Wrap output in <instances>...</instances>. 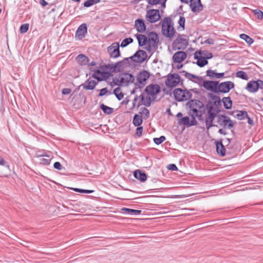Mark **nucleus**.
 Returning <instances> with one entry per match:
<instances>
[{
  "label": "nucleus",
  "instance_id": "53",
  "mask_svg": "<svg viewBox=\"0 0 263 263\" xmlns=\"http://www.w3.org/2000/svg\"><path fill=\"white\" fill-rule=\"evenodd\" d=\"M110 85L111 87H114V86H118L119 87L122 86V84L120 83V79H118L117 78L114 79L112 82L110 83Z\"/></svg>",
  "mask_w": 263,
  "mask_h": 263
},
{
  "label": "nucleus",
  "instance_id": "56",
  "mask_svg": "<svg viewBox=\"0 0 263 263\" xmlns=\"http://www.w3.org/2000/svg\"><path fill=\"white\" fill-rule=\"evenodd\" d=\"M108 92L107 88H103L100 90V93L98 94V96L99 97H102L105 95L106 93Z\"/></svg>",
  "mask_w": 263,
  "mask_h": 263
},
{
  "label": "nucleus",
  "instance_id": "21",
  "mask_svg": "<svg viewBox=\"0 0 263 263\" xmlns=\"http://www.w3.org/2000/svg\"><path fill=\"white\" fill-rule=\"evenodd\" d=\"M98 82L95 80H90V79H88L85 81V83L81 84L78 88L80 89V87H82L84 89L87 90H92L95 89L96 86L98 84Z\"/></svg>",
  "mask_w": 263,
  "mask_h": 263
},
{
  "label": "nucleus",
  "instance_id": "42",
  "mask_svg": "<svg viewBox=\"0 0 263 263\" xmlns=\"http://www.w3.org/2000/svg\"><path fill=\"white\" fill-rule=\"evenodd\" d=\"M139 115L145 119H147L149 117V111L148 109L144 107H141L140 109Z\"/></svg>",
  "mask_w": 263,
  "mask_h": 263
},
{
  "label": "nucleus",
  "instance_id": "15",
  "mask_svg": "<svg viewBox=\"0 0 263 263\" xmlns=\"http://www.w3.org/2000/svg\"><path fill=\"white\" fill-rule=\"evenodd\" d=\"M146 19L151 23L158 22L161 19L159 10L153 9L147 11L146 14Z\"/></svg>",
  "mask_w": 263,
  "mask_h": 263
},
{
  "label": "nucleus",
  "instance_id": "7",
  "mask_svg": "<svg viewBox=\"0 0 263 263\" xmlns=\"http://www.w3.org/2000/svg\"><path fill=\"white\" fill-rule=\"evenodd\" d=\"M214 143L216 146V152L220 157H224L227 154H231L234 153L233 152L232 148L228 145H226L227 148L228 149V150H226V148L222 144V140L221 139L215 141Z\"/></svg>",
  "mask_w": 263,
  "mask_h": 263
},
{
  "label": "nucleus",
  "instance_id": "55",
  "mask_svg": "<svg viewBox=\"0 0 263 263\" xmlns=\"http://www.w3.org/2000/svg\"><path fill=\"white\" fill-rule=\"evenodd\" d=\"M98 68H99L100 69H102V71H108L107 70H110V64H108L102 65H101L100 66L98 67Z\"/></svg>",
  "mask_w": 263,
  "mask_h": 263
},
{
  "label": "nucleus",
  "instance_id": "51",
  "mask_svg": "<svg viewBox=\"0 0 263 263\" xmlns=\"http://www.w3.org/2000/svg\"><path fill=\"white\" fill-rule=\"evenodd\" d=\"M197 4H198V6H197L196 7H194L192 8V12H199L203 9V6L201 2L198 3Z\"/></svg>",
  "mask_w": 263,
  "mask_h": 263
},
{
  "label": "nucleus",
  "instance_id": "34",
  "mask_svg": "<svg viewBox=\"0 0 263 263\" xmlns=\"http://www.w3.org/2000/svg\"><path fill=\"white\" fill-rule=\"evenodd\" d=\"M143 123V117L139 114H135L133 119V124L135 126H141Z\"/></svg>",
  "mask_w": 263,
  "mask_h": 263
},
{
  "label": "nucleus",
  "instance_id": "45",
  "mask_svg": "<svg viewBox=\"0 0 263 263\" xmlns=\"http://www.w3.org/2000/svg\"><path fill=\"white\" fill-rule=\"evenodd\" d=\"M133 41L134 40L132 37L125 38L122 41L120 46L122 48L125 47L129 44L132 43Z\"/></svg>",
  "mask_w": 263,
  "mask_h": 263
},
{
  "label": "nucleus",
  "instance_id": "38",
  "mask_svg": "<svg viewBox=\"0 0 263 263\" xmlns=\"http://www.w3.org/2000/svg\"><path fill=\"white\" fill-rule=\"evenodd\" d=\"M236 112L237 114H235L234 117L239 120H242L246 119V118H248V113L246 110H236Z\"/></svg>",
  "mask_w": 263,
  "mask_h": 263
},
{
  "label": "nucleus",
  "instance_id": "33",
  "mask_svg": "<svg viewBox=\"0 0 263 263\" xmlns=\"http://www.w3.org/2000/svg\"><path fill=\"white\" fill-rule=\"evenodd\" d=\"M35 154L36 157H46L47 158H50L51 157L52 155L51 152L46 151L44 149L36 151Z\"/></svg>",
  "mask_w": 263,
  "mask_h": 263
},
{
  "label": "nucleus",
  "instance_id": "54",
  "mask_svg": "<svg viewBox=\"0 0 263 263\" xmlns=\"http://www.w3.org/2000/svg\"><path fill=\"white\" fill-rule=\"evenodd\" d=\"M136 135L138 137H140L142 135V132L143 129V127L142 126H137Z\"/></svg>",
  "mask_w": 263,
  "mask_h": 263
},
{
  "label": "nucleus",
  "instance_id": "59",
  "mask_svg": "<svg viewBox=\"0 0 263 263\" xmlns=\"http://www.w3.org/2000/svg\"><path fill=\"white\" fill-rule=\"evenodd\" d=\"M161 0H147L148 4L151 5H156L160 3Z\"/></svg>",
  "mask_w": 263,
  "mask_h": 263
},
{
  "label": "nucleus",
  "instance_id": "18",
  "mask_svg": "<svg viewBox=\"0 0 263 263\" xmlns=\"http://www.w3.org/2000/svg\"><path fill=\"white\" fill-rule=\"evenodd\" d=\"M120 81L122 85L128 86L129 84L134 82L135 77L131 73L125 72L120 74Z\"/></svg>",
  "mask_w": 263,
  "mask_h": 263
},
{
  "label": "nucleus",
  "instance_id": "23",
  "mask_svg": "<svg viewBox=\"0 0 263 263\" xmlns=\"http://www.w3.org/2000/svg\"><path fill=\"white\" fill-rule=\"evenodd\" d=\"M148 43L151 44L153 48L158 46L159 43V36L155 31H151L148 33Z\"/></svg>",
  "mask_w": 263,
  "mask_h": 263
},
{
  "label": "nucleus",
  "instance_id": "28",
  "mask_svg": "<svg viewBox=\"0 0 263 263\" xmlns=\"http://www.w3.org/2000/svg\"><path fill=\"white\" fill-rule=\"evenodd\" d=\"M135 36L138 40L139 47H143L148 43V38L144 34L137 33Z\"/></svg>",
  "mask_w": 263,
  "mask_h": 263
},
{
  "label": "nucleus",
  "instance_id": "61",
  "mask_svg": "<svg viewBox=\"0 0 263 263\" xmlns=\"http://www.w3.org/2000/svg\"><path fill=\"white\" fill-rule=\"evenodd\" d=\"M71 89L68 88H65L62 89V93L63 95H66L70 93Z\"/></svg>",
  "mask_w": 263,
  "mask_h": 263
},
{
  "label": "nucleus",
  "instance_id": "63",
  "mask_svg": "<svg viewBox=\"0 0 263 263\" xmlns=\"http://www.w3.org/2000/svg\"><path fill=\"white\" fill-rule=\"evenodd\" d=\"M257 82L258 83V89L263 90V81L260 79H257Z\"/></svg>",
  "mask_w": 263,
  "mask_h": 263
},
{
  "label": "nucleus",
  "instance_id": "43",
  "mask_svg": "<svg viewBox=\"0 0 263 263\" xmlns=\"http://www.w3.org/2000/svg\"><path fill=\"white\" fill-rule=\"evenodd\" d=\"M236 77L241 79L243 80H248L249 79L247 73L242 70L238 71L236 73Z\"/></svg>",
  "mask_w": 263,
  "mask_h": 263
},
{
  "label": "nucleus",
  "instance_id": "37",
  "mask_svg": "<svg viewBox=\"0 0 263 263\" xmlns=\"http://www.w3.org/2000/svg\"><path fill=\"white\" fill-rule=\"evenodd\" d=\"M121 211L125 212L129 215H140L142 213V211L139 210H135L132 209H129L127 208H123L121 209Z\"/></svg>",
  "mask_w": 263,
  "mask_h": 263
},
{
  "label": "nucleus",
  "instance_id": "26",
  "mask_svg": "<svg viewBox=\"0 0 263 263\" xmlns=\"http://www.w3.org/2000/svg\"><path fill=\"white\" fill-rule=\"evenodd\" d=\"M134 177L141 182H144L147 180V175L143 171L136 170L133 172Z\"/></svg>",
  "mask_w": 263,
  "mask_h": 263
},
{
  "label": "nucleus",
  "instance_id": "58",
  "mask_svg": "<svg viewBox=\"0 0 263 263\" xmlns=\"http://www.w3.org/2000/svg\"><path fill=\"white\" fill-rule=\"evenodd\" d=\"M53 167L58 170H62V168L65 169V168L62 166V165L59 162H55V163H54Z\"/></svg>",
  "mask_w": 263,
  "mask_h": 263
},
{
  "label": "nucleus",
  "instance_id": "62",
  "mask_svg": "<svg viewBox=\"0 0 263 263\" xmlns=\"http://www.w3.org/2000/svg\"><path fill=\"white\" fill-rule=\"evenodd\" d=\"M120 62H122V66L124 67V65H129V58H125L124 59H123L122 61H120Z\"/></svg>",
  "mask_w": 263,
  "mask_h": 263
},
{
  "label": "nucleus",
  "instance_id": "4",
  "mask_svg": "<svg viewBox=\"0 0 263 263\" xmlns=\"http://www.w3.org/2000/svg\"><path fill=\"white\" fill-rule=\"evenodd\" d=\"M208 97L212 100H209L206 103V108L211 109L213 111H217V112L219 113L221 110L219 106H221L222 100L218 96L214 95L212 93H209Z\"/></svg>",
  "mask_w": 263,
  "mask_h": 263
},
{
  "label": "nucleus",
  "instance_id": "24",
  "mask_svg": "<svg viewBox=\"0 0 263 263\" xmlns=\"http://www.w3.org/2000/svg\"><path fill=\"white\" fill-rule=\"evenodd\" d=\"M135 27L139 33H144L146 30L144 21L142 18H138L135 21Z\"/></svg>",
  "mask_w": 263,
  "mask_h": 263
},
{
  "label": "nucleus",
  "instance_id": "31",
  "mask_svg": "<svg viewBox=\"0 0 263 263\" xmlns=\"http://www.w3.org/2000/svg\"><path fill=\"white\" fill-rule=\"evenodd\" d=\"M76 60L78 63L81 66L86 65L89 62V59L84 54H79Z\"/></svg>",
  "mask_w": 263,
  "mask_h": 263
},
{
  "label": "nucleus",
  "instance_id": "8",
  "mask_svg": "<svg viewBox=\"0 0 263 263\" xmlns=\"http://www.w3.org/2000/svg\"><path fill=\"white\" fill-rule=\"evenodd\" d=\"M217 122L220 126L225 129H231L234 126L233 121L226 115H218Z\"/></svg>",
  "mask_w": 263,
  "mask_h": 263
},
{
  "label": "nucleus",
  "instance_id": "40",
  "mask_svg": "<svg viewBox=\"0 0 263 263\" xmlns=\"http://www.w3.org/2000/svg\"><path fill=\"white\" fill-rule=\"evenodd\" d=\"M239 36L241 39L245 41L249 45H251L254 41L252 37L245 33L240 34Z\"/></svg>",
  "mask_w": 263,
  "mask_h": 263
},
{
  "label": "nucleus",
  "instance_id": "39",
  "mask_svg": "<svg viewBox=\"0 0 263 263\" xmlns=\"http://www.w3.org/2000/svg\"><path fill=\"white\" fill-rule=\"evenodd\" d=\"M100 108L106 115H110L114 112L113 108L107 106L103 103L100 104Z\"/></svg>",
  "mask_w": 263,
  "mask_h": 263
},
{
  "label": "nucleus",
  "instance_id": "64",
  "mask_svg": "<svg viewBox=\"0 0 263 263\" xmlns=\"http://www.w3.org/2000/svg\"><path fill=\"white\" fill-rule=\"evenodd\" d=\"M205 55L204 56V58H206V60H208L209 59H211L213 57V55L212 53L209 52L208 51V53H205Z\"/></svg>",
  "mask_w": 263,
  "mask_h": 263
},
{
  "label": "nucleus",
  "instance_id": "35",
  "mask_svg": "<svg viewBox=\"0 0 263 263\" xmlns=\"http://www.w3.org/2000/svg\"><path fill=\"white\" fill-rule=\"evenodd\" d=\"M222 102L225 109H229L232 108L233 102L230 97H223L222 99Z\"/></svg>",
  "mask_w": 263,
  "mask_h": 263
},
{
  "label": "nucleus",
  "instance_id": "19",
  "mask_svg": "<svg viewBox=\"0 0 263 263\" xmlns=\"http://www.w3.org/2000/svg\"><path fill=\"white\" fill-rule=\"evenodd\" d=\"M87 32V26L86 23L82 24L77 30L75 33V38L78 40H82L85 37Z\"/></svg>",
  "mask_w": 263,
  "mask_h": 263
},
{
  "label": "nucleus",
  "instance_id": "1",
  "mask_svg": "<svg viewBox=\"0 0 263 263\" xmlns=\"http://www.w3.org/2000/svg\"><path fill=\"white\" fill-rule=\"evenodd\" d=\"M180 73L183 74L189 80L195 83H198L206 90L214 93H218L219 81L204 80L202 77L190 73L185 70H182L180 71Z\"/></svg>",
  "mask_w": 263,
  "mask_h": 263
},
{
  "label": "nucleus",
  "instance_id": "32",
  "mask_svg": "<svg viewBox=\"0 0 263 263\" xmlns=\"http://www.w3.org/2000/svg\"><path fill=\"white\" fill-rule=\"evenodd\" d=\"M123 68L122 62H118L114 64H110V70L112 73H116L121 71V69Z\"/></svg>",
  "mask_w": 263,
  "mask_h": 263
},
{
  "label": "nucleus",
  "instance_id": "2",
  "mask_svg": "<svg viewBox=\"0 0 263 263\" xmlns=\"http://www.w3.org/2000/svg\"><path fill=\"white\" fill-rule=\"evenodd\" d=\"M186 109L194 113L203 112L206 110V105L205 106L203 102L198 99H191L185 104Z\"/></svg>",
  "mask_w": 263,
  "mask_h": 263
},
{
  "label": "nucleus",
  "instance_id": "47",
  "mask_svg": "<svg viewBox=\"0 0 263 263\" xmlns=\"http://www.w3.org/2000/svg\"><path fill=\"white\" fill-rule=\"evenodd\" d=\"M29 28V24L28 23L23 24L21 25L19 29L20 33L24 34L26 33Z\"/></svg>",
  "mask_w": 263,
  "mask_h": 263
},
{
  "label": "nucleus",
  "instance_id": "60",
  "mask_svg": "<svg viewBox=\"0 0 263 263\" xmlns=\"http://www.w3.org/2000/svg\"><path fill=\"white\" fill-rule=\"evenodd\" d=\"M167 168L168 170H171V171H177L178 170V168H177V166L176 165V164H168L167 166Z\"/></svg>",
  "mask_w": 263,
  "mask_h": 263
},
{
  "label": "nucleus",
  "instance_id": "52",
  "mask_svg": "<svg viewBox=\"0 0 263 263\" xmlns=\"http://www.w3.org/2000/svg\"><path fill=\"white\" fill-rule=\"evenodd\" d=\"M254 14L257 16L259 20L263 19V12L259 9H255L253 10Z\"/></svg>",
  "mask_w": 263,
  "mask_h": 263
},
{
  "label": "nucleus",
  "instance_id": "5",
  "mask_svg": "<svg viewBox=\"0 0 263 263\" xmlns=\"http://www.w3.org/2000/svg\"><path fill=\"white\" fill-rule=\"evenodd\" d=\"M183 80L176 73H169L165 80V84L167 87L171 88L177 86L179 83L183 85Z\"/></svg>",
  "mask_w": 263,
  "mask_h": 263
},
{
  "label": "nucleus",
  "instance_id": "41",
  "mask_svg": "<svg viewBox=\"0 0 263 263\" xmlns=\"http://www.w3.org/2000/svg\"><path fill=\"white\" fill-rule=\"evenodd\" d=\"M112 76L113 74L110 70L102 71V74H101V76L100 79V82L102 81H106Z\"/></svg>",
  "mask_w": 263,
  "mask_h": 263
},
{
  "label": "nucleus",
  "instance_id": "3",
  "mask_svg": "<svg viewBox=\"0 0 263 263\" xmlns=\"http://www.w3.org/2000/svg\"><path fill=\"white\" fill-rule=\"evenodd\" d=\"M174 99L178 102L189 101L192 99V94L186 88H175L173 92Z\"/></svg>",
  "mask_w": 263,
  "mask_h": 263
},
{
  "label": "nucleus",
  "instance_id": "11",
  "mask_svg": "<svg viewBox=\"0 0 263 263\" xmlns=\"http://www.w3.org/2000/svg\"><path fill=\"white\" fill-rule=\"evenodd\" d=\"M208 50H197L194 54V58L195 60H197L196 62H193L194 64H196L199 67H203L204 66L208 64V61L206 60V58H204L202 55L208 53Z\"/></svg>",
  "mask_w": 263,
  "mask_h": 263
},
{
  "label": "nucleus",
  "instance_id": "49",
  "mask_svg": "<svg viewBox=\"0 0 263 263\" xmlns=\"http://www.w3.org/2000/svg\"><path fill=\"white\" fill-rule=\"evenodd\" d=\"M179 26L178 27V29H179V27H181L182 30L185 29V18L183 16H180L179 17V20L178 22Z\"/></svg>",
  "mask_w": 263,
  "mask_h": 263
},
{
  "label": "nucleus",
  "instance_id": "9",
  "mask_svg": "<svg viewBox=\"0 0 263 263\" xmlns=\"http://www.w3.org/2000/svg\"><path fill=\"white\" fill-rule=\"evenodd\" d=\"M189 115L191 117V120H190L189 117L185 116L178 120V123L180 125L182 124L187 127L197 125L198 124V122L196 119L197 116H195V113L193 112H191V111H190L189 112Z\"/></svg>",
  "mask_w": 263,
  "mask_h": 263
},
{
  "label": "nucleus",
  "instance_id": "22",
  "mask_svg": "<svg viewBox=\"0 0 263 263\" xmlns=\"http://www.w3.org/2000/svg\"><path fill=\"white\" fill-rule=\"evenodd\" d=\"M10 173L11 170L9 163L1 158V177H8Z\"/></svg>",
  "mask_w": 263,
  "mask_h": 263
},
{
  "label": "nucleus",
  "instance_id": "6",
  "mask_svg": "<svg viewBox=\"0 0 263 263\" xmlns=\"http://www.w3.org/2000/svg\"><path fill=\"white\" fill-rule=\"evenodd\" d=\"M207 114L205 115V123L206 126V128L209 130L211 127H218L217 125L214 124L213 122L215 119L217 117L218 115H219L217 111H213V110L206 108Z\"/></svg>",
  "mask_w": 263,
  "mask_h": 263
},
{
  "label": "nucleus",
  "instance_id": "46",
  "mask_svg": "<svg viewBox=\"0 0 263 263\" xmlns=\"http://www.w3.org/2000/svg\"><path fill=\"white\" fill-rule=\"evenodd\" d=\"M100 2V0H86L83 4V6L85 7H89L96 4H98Z\"/></svg>",
  "mask_w": 263,
  "mask_h": 263
},
{
  "label": "nucleus",
  "instance_id": "14",
  "mask_svg": "<svg viewBox=\"0 0 263 263\" xmlns=\"http://www.w3.org/2000/svg\"><path fill=\"white\" fill-rule=\"evenodd\" d=\"M147 57V53L144 50L139 49L128 58L135 63H142L146 60Z\"/></svg>",
  "mask_w": 263,
  "mask_h": 263
},
{
  "label": "nucleus",
  "instance_id": "10",
  "mask_svg": "<svg viewBox=\"0 0 263 263\" xmlns=\"http://www.w3.org/2000/svg\"><path fill=\"white\" fill-rule=\"evenodd\" d=\"M184 36H185L184 34H178L177 37L173 41L172 48L174 50L184 49L188 45V40L182 37Z\"/></svg>",
  "mask_w": 263,
  "mask_h": 263
},
{
  "label": "nucleus",
  "instance_id": "36",
  "mask_svg": "<svg viewBox=\"0 0 263 263\" xmlns=\"http://www.w3.org/2000/svg\"><path fill=\"white\" fill-rule=\"evenodd\" d=\"M89 70L90 71L93 72V73L92 74V77L96 79L98 82H100V77L101 76V74H102V71L100 70L99 68L98 69H93L92 68H90Z\"/></svg>",
  "mask_w": 263,
  "mask_h": 263
},
{
  "label": "nucleus",
  "instance_id": "44",
  "mask_svg": "<svg viewBox=\"0 0 263 263\" xmlns=\"http://www.w3.org/2000/svg\"><path fill=\"white\" fill-rule=\"evenodd\" d=\"M163 25H165V27H168L169 26L172 27L174 26L172 19L170 17H166L164 18L162 21V26Z\"/></svg>",
  "mask_w": 263,
  "mask_h": 263
},
{
  "label": "nucleus",
  "instance_id": "20",
  "mask_svg": "<svg viewBox=\"0 0 263 263\" xmlns=\"http://www.w3.org/2000/svg\"><path fill=\"white\" fill-rule=\"evenodd\" d=\"M187 57L185 52L182 51H178L174 53L172 57V61L175 63H181L184 61Z\"/></svg>",
  "mask_w": 263,
  "mask_h": 263
},
{
  "label": "nucleus",
  "instance_id": "12",
  "mask_svg": "<svg viewBox=\"0 0 263 263\" xmlns=\"http://www.w3.org/2000/svg\"><path fill=\"white\" fill-rule=\"evenodd\" d=\"M150 72L146 70H143L137 73V81L141 85L138 87L139 89H141L145 85L146 81L150 78Z\"/></svg>",
  "mask_w": 263,
  "mask_h": 263
},
{
  "label": "nucleus",
  "instance_id": "57",
  "mask_svg": "<svg viewBox=\"0 0 263 263\" xmlns=\"http://www.w3.org/2000/svg\"><path fill=\"white\" fill-rule=\"evenodd\" d=\"M205 112V111H203V112L199 111V112L195 113V116H197L196 118H197L199 121H203V115L204 114Z\"/></svg>",
  "mask_w": 263,
  "mask_h": 263
},
{
  "label": "nucleus",
  "instance_id": "13",
  "mask_svg": "<svg viewBox=\"0 0 263 263\" xmlns=\"http://www.w3.org/2000/svg\"><path fill=\"white\" fill-rule=\"evenodd\" d=\"M160 91V86L156 84H151L147 86L144 89V92L147 95L152 97L153 101H154L156 98L155 96L159 94Z\"/></svg>",
  "mask_w": 263,
  "mask_h": 263
},
{
  "label": "nucleus",
  "instance_id": "48",
  "mask_svg": "<svg viewBox=\"0 0 263 263\" xmlns=\"http://www.w3.org/2000/svg\"><path fill=\"white\" fill-rule=\"evenodd\" d=\"M166 140V138L164 136H161L159 138H154L153 139L154 142L157 144L159 145L161 144L162 142H163Z\"/></svg>",
  "mask_w": 263,
  "mask_h": 263
},
{
  "label": "nucleus",
  "instance_id": "17",
  "mask_svg": "<svg viewBox=\"0 0 263 263\" xmlns=\"http://www.w3.org/2000/svg\"><path fill=\"white\" fill-rule=\"evenodd\" d=\"M235 87L234 83L232 81H226L221 83L219 82L218 93L221 92L223 93H228L230 90Z\"/></svg>",
  "mask_w": 263,
  "mask_h": 263
},
{
  "label": "nucleus",
  "instance_id": "29",
  "mask_svg": "<svg viewBox=\"0 0 263 263\" xmlns=\"http://www.w3.org/2000/svg\"><path fill=\"white\" fill-rule=\"evenodd\" d=\"M206 76L209 77L211 78H216L219 79L223 77L224 76V72L217 73L215 70L212 69H209L206 71Z\"/></svg>",
  "mask_w": 263,
  "mask_h": 263
},
{
  "label": "nucleus",
  "instance_id": "50",
  "mask_svg": "<svg viewBox=\"0 0 263 263\" xmlns=\"http://www.w3.org/2000/svg\"><path fill=\"white\" fill-rule=\"evenodd\" d=\"M53 158V155L51 156V157L48 158H41L40 159V164L43 165H48L50 164L51 159Z\"/></svg>",
  "mask_w": 263,
  "mask_h": 263
},
{
  "label": "nucleus",
  "instance_id": "16",
  "mask_svg": "<svg viewBox=\"0 0 263 263\" xmlns=\"http://www.w3.org/2000/svg\"><path fill=\"white\" fill-rule=\"evenodd\" d=\"M107 51L110 58L116 59L120 57L121 56V53L119 43H113L110 46L108 47Z\"/></svg>",
  "mask_w": 263,
  "mask_h": 263
},
{
  "label": "nucleus",
  "instance_id": "30",
  "mask_svg": "<svg viewBox=\"0 0 263 263\" xmlns=\"http://www.w3.org/2000/svg\"><path fill=\"white\" fill-rule=\"evenodd\" d=\"M140 98L141 99V101L142 102V104L144 105V106L146 107H149L151 106L152 102L153 100V98L151 99L150 97H146L145 100V97L143 94H141L140 96ZM141 104L139 102L137 105V107H139Z\"/></svg>",
  "mask_w": 263,
  "mask_h": 263
},
{
  "label": "nucleus",
  "instance_id": "25",
  "mask_svg": "<svg viewBox=\"0 0 263 263\" xmlns=\"http://www.w3.org/2000/svg\"><path fill=\"white\" fill-rule=\"evenodd\" d=\"M162 33L164 36L171 38L174 35L176 31L174 26L165 27V25H163L162 26Z\"/></svg>",
  "mask_w": 263,
  "mask_h": 263
},
{
  "label": "nucleus",
  "instance_id": "27",
  "mask_svg": "<svg viewBox=\"0 0 263 263\" xmlns=\"http://www.w3.org/2000/svg\"><path fill=\"white\" fill-rule=\"evenodd\" d=\"M245 89L252 93H255L257 92L258 90V83L257 80H252L249 82L247 83Z\"/></svg>",
  "mask_w": 263,
  "mask_h": 263
}]
</instances>
